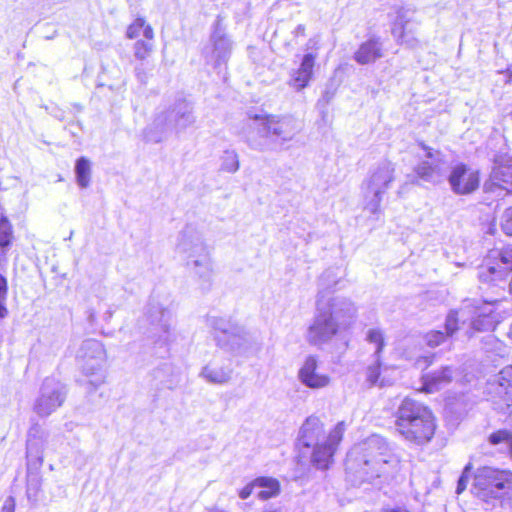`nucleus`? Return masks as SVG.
Listing matches in <instances>:
<instances>
[{
  "label": "nucleus",
  "mask_w": 512,
  "mask_h": 512,
  "mask_svg": "<svg viewBox=\"0 0 512 512\" xmlns=\"http://www.w3.org/2000/svg\"><path fill=\"white\" fill-rule=\"evenodd\" d=\"M405 464L386 440L372 435L348 452L345 467L352 481L375 485L390 484L404 478Z\"/></svg>",
  "instance_id": "1"
},
{
  "label": "nucleus",
  "mask_w": 512,
  "mask_h": 512,
  "mask_svg": "<svg viewBox=\"0 0 512 512\" xmlns=\"http://www.w3.org/2000/svg\"><path fill=\"white\" fill-rule=\"evenodd\" d=\"M356 316L357 307L350 299L321 292L316 300V313L307 329V342L317 346L328 343L341 330L348 329Z\"/></svg>",
  "instance_id": "2"
},
{
  "label": "nucleus",
  "mask_w": 512,
  "mask_h": 512,
  "mask_svg": "<svg viewBox=\"0 0 512 512\" xmlns=\"http://www.w3.org/2000/svg\"><path fill=\"white\" fill-rule=\"evenodd\" d=\"M250 119L253 125L246 134V143L259 152L283 147L302 130L301 122L291 115L254 114Z\"/></svg>",
  "instance_id": "3"
},
{
  "label": "nucleus",
  "mask_w": 512,
  "mask_h": 512,
  "mask_svg": "<svg viewBox=\"0 0 512 512\" xmlns=\"http://www.w3.org/2000/svg\"><path fill=\"white\" fill-rule=\"evenodd\" d=\"M346 426L343 421L325 434L324 425L318 417L310 416L303 423L298 437V447L304 457L312 449L311 463L318 469H328L333 462V455L343 438Z\"/></svg>",
  "instance_id": "4"
},
{
  "label": "nucleus",
  "mask_w": 512,
  "mask_h": 512,
  "mask_svg": "<svg viewBox=\"0 0 512 512\" xmlns=\"http://www.w3.org/2000/svg\"><path fill=\"white\" fill-rule=\"evenodd\" d=\"M176 250L202 288H209L214 274L213 260L203 235L193 226H186L179 235Z\"/></svg>",
  "instance_id": "5"
},
{
  "label": "nucleus",
  "mask_w": 512,
  "mask_h": 512,
  "mask_svg": "<svg viewBox=\"0 0 512 512\" xmlns=\"http://www.w3.org/2000/svg\"><path fill=\"white\" fill-rule=\"evenodd\" d=\"M396 428L405 440L423 445L435 433V418L429 407L414 399L405 398L397 410Z\"/></svg>",
  "instance_id": "6"
},
{
  "label": "nucleus",
  "mask_w": 512,
  "mask_h": 512,
  "mask_svg": "<svg viewBox=\"0 0 512 512\" xmlns=\"http://www.w3.org/2000/svg\"><path fill=\"white\" fill-rule=\"evenodd\" d=\"M472 492L487 503L512 500V472L490 466L479 467L474 474Z\"/></svg>",
  "instance_id": "7"
},
{
  "label": "nucleus",
  "mask_w": 512,
  "mask_h": 512,
  "mask_svg": "<svg viewBox=\"0 0 512 512\" xmlns=\"http://www.w3.org/2000/svg\"><path fill=\"white\" fill-rule=\"evenodd\" d=\"M195 121L192 104L186 100H179L154 119L152 125L145 130V139L148 142L159 143L169 131L175 130L176 133H180L192 126Z\"/></svg>",
  "instance_id": "8"
},
{
  "label": "nucleus",
  "mask_w": 512,
  "mask_h": 512,
  "mask_svg": "<svg viewBox=\"0 0 512 512\" xmlns=\"http://www.w3.org/2000/svg\"><path fill=\"white\" fill-rule=\"evenodd\" d=\"M395 180V165L383 160L369 172L363 182L364 209L377 220L381 215V202Z\"/></svg>",
  "instance_id": "9"
},
{
  "label": "nucleus",
  "mask_w": 512,
  "mask_h": 512,
  "mask_svg": "<svg viewBox=\"0 0 512 512\" xmlns=\"http://www.w3.org/2000/svg\"><path fill=\"white\" fill-rule=\"evenodd\" d=\"M512 272V246L493 248L488 251L478 267L477 277L481 284L489 288L506 286Z\"/></svg>",
  "instance_id": "10"
},
{
  "label": "nucleus",
  "mask_w": 512,
  "mask_h": 512,
  "mask_svg": "<svg viewBox=\"0 0 512 512\" xmlns=\"http://www.w3.org/2000/svg\"><path fill=\"white\" fill-rule=\"evenodd\" d=\"M76 360L83 374L91 377L86 383L90 392L105 382L103 366L106 361V351L100 341L84 340L77 351Z\"/></svg>",
  "instance_id": "11"
},
{
  "label": "nucleus",
  "mask_w": 512,
  "mask_h": 512,
  "mask_svg": "<svg viewBox=\"0 0 512 512\" xmlns=\"http://www.w3.org/2000/svg\"><path fill=\"white\" fill-rule=\"evenodd\" d=\"M209 325L213 329L214 339L220 348L243 353L247 345L250 343L249 334L230 319L222 317H210Z\"/></svg>",
  "instance_id": "12"
},
{
  "label": "nucleus",
  "mask_w": 512,
  "mask_h": 512,
  "mask_svg": "<svg viewBox=\"0 0 512 512\" xmlns=\"http://www.w3.org/2000/svg\"><path fill=\"white\" fill-rule=\"evenodd\" d=\"M426 152L425 158L414 168L416 176L423 182L438 185L445 179L449 166L445 156L431 147L421 144Z\"/></svg>",
  "instance_id": "13"
},
{
  "label": "nucleus",
  "mask_w": 512,
  "mask_h": 512,
  "mask_svg": "<svg viewBox=\"0 0 512 512\" xmlns=\"http://www.w3.org/2000/svg\"><path fill=\"white\" fill-rule=\"evenodd\" d=\"M66 393L65 385L60 381L55 378H45L34 402L33 411L39 417H48L63 405Z\"/></svg>",
  "instance_id": "14"
},
{
  "label": "nucleus",
  "mask_w": 512,
  "mask_h": 512,
  "mask_svg": "<svg viewBox=\"0 0 512 512\" xmlns=\"http://www.w3.org/2000/svg\"><path fill=\"white\" fill-rule=\"evenodd\" d=\"M448 182L455 194L468 195L479 188V172L465 164H457L452 168L448 176Z\"/></svg>",
  "instance_id": "15"
},
{
  "label": "nucleus",
  "mask_w": 512,
  "mask_h": 512,
  "mask_svg": "<svg viewBox=\"0 0 512 512\" xmlns=\"http://www.w3.org/2000/svg\"><path fill=\"white\" fill-rule=\"evenodd\" d=\"M494 163L490 178L484 184L485 191L501 188L512 193V157L498 156Z\"/></svg>",
  "instance_id": "16"
},
{
  "label": "nucleus",
  "mask_w": 512,
  "mask_h": 512,
  "mask_svg": "<svg viewBox=\"0 0 512 512\" xmlns=\"http://www.w3.org/2000/svg\"><path fill=\"white\" fill-rule=\"evenodd\" d=\"M465 314V308L450 311L445 320V331L433 330L428 332L425 335L426 344L431 348H435L446 342L447 339L452 337L460 329V323L462 325L465 324Z\"/></svg>",
  "instance_id": "17"
},
{
  "label": "nucleus",
  "mask_w": 512,
  "mask_h": 512,
  "mask_svg": "<svg viewBox=\"0 0 512 512\" xmlns=\"http://www.w3.org/2000/svg\"><path fill=\"white\" fill-rule=\"evenodd\" d=\"M148 313L154 326L151 337L156 343H168L172 338L170 311L158 303H152Z\"/></svg>",
  "instance_id": "18"
},
{
  "label": "nucleus",
  "mask_w": 512,
  "mask_h": 512,
  "mask_svg": "<svg viewBox=\"0 0 512 512\" xmlns=\"http://www.w3.org/2000/svg\"><path fill=\"white\" fill-rule=\"evenodd\" d=\"M300 381L311 389H321L330 383V377L318 372V360L315 356H308L299 370Z\"/></svg>",
  "instance_id": "19"
},
{
  "label": "nucleus",
  "mask_w": 512,
  "mask_h": 512,
  "mask_svg": "<svg viewBox=\"0 0 512 512\" xmlns=\"http://www.w3.org/2000/svg\"><path fill=\"white\" fill-rule=\"evenodd\" d=\"M316 55L307 53L303 56L298 69L291 73L289 85L296 91H301L307 87L313 77V68L315 65Z\"/></svg>",
  "instance_id": "20"
},
{
  "label": "nucleus",
  "mask_w": 512,
  "mask_h": 512,
  "mask_svg": "<svg viewBox=\"0 0 512 512\" xmlns=\"http://www.w3.org/2000/svg\"><path fill=\"white\" fill-rule=\"evenodd\" d=\"M454 371L451 366L427 372L422 376V390L426 393H434L451 383Z\"/></svg>",
  "instance_id": "21"
},
{
  "label": "nucleus",
  "mask_w": 512,
  "mask_h": 512,
  "mask_svg": "<svg viewBox=\"0 0 512 512\" xmlns=\"http://www.w3.org/2000/svg\"><path fill=\"white\" fill-rule=\"evenodd\" d=\"M383 57V43L378 37H371L355 51L353 59L361 65L374 63Z\"/></svg>",
  "instance_id": "22"
},
{
  "label": "nucleus",
  "mask_w": 512,
  "mask_h": 512,
  "mask_svg": "<svg viewBox=\"0 0 512 512\" xmlns=\"http://www.w3.org/2000/svg\"><path fill=\"white\" fill-rule=\"evenodd\" d=\"M411 14L410 10L405 8H399L397 10V16L392 27V34L400 43L406 44L410 48H414L418 45V40L415 37H409L408 35L410 32L408 25L411 21Z\"/></svg>",
  "instance_id": "23"
},
{
  "label": "nucleus",
  "mask_w": 512,
  "mask_h": 512,
  "mask_svg": "<svg viewBox=\"0 0 512 512\" xmlns=\"http://www.w3.org/2000/svg\"><path fill=\"white\" fill-rule=\"evenodd\" d=\"M233 370L230 364H220L213 360L206 364L201 372L200 377L211 384L223 385L230 381Z\"/></svg>",
  "instance_id": "24"
},
{
  "label": "nucleus",
  "mask_w": 512,
  "mask_h": 512,
  "mask_svg": "<svg viewBox=\"0 0 512 512\" xmlns=\"http://www.w3.org/2000/svg\"><path fill=\"white\" fill-rule=\"evenodd\" d=\"M213 50L211 55V61L215 68L220 67L222 64H226L231 54L232 44L231 41L224 35L216 32L212 36Z\"/></svg>",
  "instance_id": "25"
},
{
  "label": "nucleus",
  "mask_w": 512,
  "mask_h": 512,
  "mask_svg": "<svg viewBox=\"0 0 512 512\" xmlns=\"http://www.w3.org/2000/svg\"><path fill=\"white\" fill-rule=\"evenodd\" d=\"M44 432L37 424L33 425L28 431L26 454L28 458H35L39 464L43 462V444Z\"/></svg>",
  "instance_id": "26"
},
{
  "label": "nucleus",
  "mask_w": 512,
  "mask_h": 512,
  "mask_svg": "<svg viewBox=\"0 0 512 512\" xmlns=\"http://www.w3.org/2000/svg\"><path fill=\"white\" fill-rule=\"evenodd\" d=\"M462 308L466 309V314H465L466 321L468 320V316L471 313L475 314L470 320V326L473 331L483 332V331H490L494 328L495 319L491 315V311L479 312L475 308H470V306L468 304L464 305Z\"/></svg>",
  "instance_id": "27"
},
{
  "label": "nucleus",
  "mask_w": 512,
  "mask_h": 512,
  "mask_svg": "<svg viewBox=\"0 0 512 512\" xmlns=\"http://www.w3.org/2000/svg\"><path fill=\"white\" fill-rule=\"evenodd\" d=\"M498 394L502 395L507 410L512 415V367H506L500 372Z\"/></svg>",
  "instance_id": "28"
},
{
  "label": "nucleus",
  "mask_w": 512,
  "mask_h": 512,
  "mask_svg": "<svg viewBox=\"0 0 512 512\" xmlns=\"http://www.w3.org/2000/svg\"><path fill=\"white\" fill-rule=\"evenodd\" d=\"M254 484L257 485V488L262 489L257 495L260 500L274 498L281 491L279 481L272 477H258L254 479Z\"/></svg>",
  "instance_id": "29"
},
{
  "label": "nucleus",
  "mask_w": 512,
  "mask_h": 512,
  "mask_svg": "<svg viewBox=\"0 0 512 512\" xmlns=\"http://www.w3.org/2000/svg\"><path fill=\"white\" fill-rule=\"evenodd\" d=\"M365 340L369 343L374 345L375 350L373 353V358L382 359V352L384 350V347L386 345L385 343V335L382 329L380 328H370L366 332Z\"/></svg>",
  "instance_id": "30"
},
{
  "label": "nucleus",
  "mask_w": 512,
  "mask_h": 512,
  "mask_svg": "<svg viewBox=\"0 0 512 512\" xmlns=\"http://www.w3.org/2000/svg\"><path fill=\"white\" fill-rule=\"evenodd\" d=\"M491 445L500 446V452H508L512 457V433L507 430H498L492 433L489 438Z\"/></svg>",
  "instance_id": "31"
},
{
  "label": "nucleus",
  "mask_w": 512,
  "mask_h": 512,
  "mask_svg": "<svg viewBox=\"0 0 512 512\" xmlns=\"http://www.w3.org/2000/svg\"><path fill=\"white\" fill-rule=\"evenodd\" d=\"M143 35L147 40H153L154 33L150 25H147L145 20L137 18L132 24L129 25L126 35L130 39H134Z\"/></svg>",
  "instance_id": "32"
},
{
  "label": "nucleus",
  "mask_w": 512,
  "mask_h": 512,
  "mask_svg": "<svg viewBox=\"0 0 512 512\" xmlns=\"http://www.w3.org/2000/svg\"><path fill=\"white\" fill-rule=\"evenodd\" d=\"M77 183L81 188H87L90 184L91 165L85 157H80L75 165Z\"/></svg>",
  "instance_id": "33"
},
{
  "label": "nucleus",
  "mask_w": 512,
  "mask_h": 512,
  "mask_svg": "<svg viewBox=\"0 0 512 512\" xmlns=\"http://www.w3.org/2000/svg\"><path fill=\"white\" fill-rule=\"evenodd\" d=\"M239 157L234 150H225L221 156L220 170L228 173H235L239 170Z\"/></svg>",
  "instance_id": "34"
},
{
  "label": "nucleus",
  "mask_w": 512,
  "mask_h": 512,
  "mask_svg": "<svg viewBox=\"0 0 512 512\" xmlns=\"http://www.w3.org/2000/svg\"><path fill=\"white\" fill-rule=\"evenodd\" d=\"M338 273L334 269L326 270L320 277V290L318 292V296L321 292L326 291L330 295L337 296L332 288L336 286L338 283L337 280Z\"/></svg>",
  "instance_id": "35"
},
{
  "label": "nucleus",
  "mask_w": 512,
  "mask_h": 512,
  "mask_svg": "<svg viewBox=\"0 0 512 512\" xmlns=\"http://www.w3.org/2000/svg\"><path fill=\"white\" fill-rule=\"evenodd\" d=\"M12 237V225L7 217L2 214L0 217V247H8L11 244Z\"/></svg>",
  "instance_id": "36"
},
{
  "label": "nucleus",
  "mask_w": 512,
  "mask_h": 512,
  "mask_svg": "<svg viewBox=\"0 0 512 512\" xmlns=\"http://www.w3.org/2000/svg\"><path fill=\"white\" fill-rule=\"evenodd\" d=\"M152 40H138L134 44V56L136 59L143 61L148 58L153 50Z\"/></svg>",
  "instance_id": "37"
},
{
  "label": "nucleus",
  "mask_w": 512,
  "mask_h": 512,
  "mask_svg": "<svg viewBox=\"0 0 512 512\" xmlns=\"http://www.w3.org/2000/svg\"><path fill=\"white\" fill-rule=\"evenodd\" d=\"M382 364V359H374L373 363L370 364L366 369V381L370 386H374L378 384L379 376H380V367Z\"/></svg>",
  "instance_id": "38"
},
{
  "label": "nucleus",
  "mask_w": 512,
  "mask_h": 512,
  "mask_svg": "<svg viewBox=\"0 0 512 512\" xmlns=\"http://www.w3.org/2000/svg\"><path fill=\"white\" fill-rule=\"evenodd\" d=\"M471 469H472V464L468 463L465 466V468H464V470H463V472H462V474H461V476H460V478L458 480L457 488H456V493L457 494H461L466 489L467 484L469 482L470 470Z\"/></svg>",
  "instance_id": "39"
},
{
  "label": "nucleus",
  "mask_w": 512,
  "mask_h": 512,
  "mask_svg": "<svg viewBox=\"0 0 512 512\" xmlns=\"http://www.w3.org/2000/svg\"><path fill=\"white\" fill-rule=\"evenodd\" d=\"M502 229L506 234L512 235V207L507 208L504 212Z\"/></svg>",
  "instance_id": "40"
},
{
  "label": "nucleus",
  "mask_w": 512,
  "mask_h": 512,
  "mask_svg": "<svg viewBox=\"0 0 512 512\" xmlns=\"http://www.w3.org/2000/svg\"><path fill=\"white\" fill-rule=\"evenodd\" d=\"M15 511V499L12 496L7 497L1 507L0 512H14Z\"/></svg>",
  "instance_id": "41"
},
{
  "label": "nucleus",
  "mask_w": 512,
  "mask_h": 512,
  "mask_svg": "<svg viewBox=\"0 0 512 512\" xmlns=\"http://www.w3.org/2000/svg\"><path fill=\"white\" fill-rule=\"evenodd\" d=\"M254 488H257V485L254 484V480L247 484L244 488H242L239 492V497L241 499H247L253 492Z\"/></svg>",
  "instance_id": "42"
},
{
  "label": "nucleus",
  "mask_w": 512,
  "mask_h": 512,
  "mask_svg": "<svg viewBox=\"0 0 512 512\" xmlns=\"http://www.w3.org/2000/svg\"><path fill=\"white\" fill-rule=\"evenodd\" d=\"M7 297V280L0 274V301H5Z\"/></svg>",
  "instance_id": "43"
},
{
  "label": "nucleus",
  "mask_w": 512,
  "mask_h": 512,
  "mask_svg": "<svg viewBox=\"0 0 512 512\" xmlns=\"http://www.w3.org/2000/svg\"><path fill=\"white\" fill-rule=\"evenodd\" d=\"M135 74H136V77L137 79L141 82V83H146L147 82V79H148V75L147 73L145 72V69L142 65L140 66H137L135 68Z\"/></svg>",
  "instance_id": "44"
},
{
  "label": "nucleus",
  "mask_w": 512,
  "mask_h": 512,
  "mask_svg": "<svg viewBox=\"0 0 512 512\" xmlns=\"http://www.w3.org/2000/svg\"><path fill=\"white\" fill-rule=\"evenodd\" d=\"M333 96H334L333 92L325 91L322 95L321 101H323L325 104H328L332 100Z\"/></svg>",
  "instance_id": "45"
},
{
  "label": "nucleus",
  "mask_w": 512,
  "mask_h": 512,
  "mask_svg": "<svg viewBox=\"0 0 512 512\" xmlns=\"http://www.w3.org/2000/svg\"><path fill=\"white\" fill-rule=\"evenodd\" d=\"M4 302L5 301H0V318L5 317V315L7 314V309L4 306Z\"/></svg>",
  "instance_id": "46"
},
{
  "label": "nucleus",
  "mask_w": 512,
  "mask_h": 512,
  "mask_svg": "<svg viewBox=\"0 0 512 512\" xmlns=\"http://www.w3.org/2000/svg\"><path fill=\"white\" fill-rule=\"evenodd\" d=\"M384 512H410L407 509L404 508H393V509H386Z\"/></svg>",
  "instance_id": "47"
},
{
  "label": "nucleus",
  "mask_w": 512,
  "mask_h": 512,
  "mask_svg": "<svg viewBox=\"0 0 512 512\" xmlns=\"http://www.w3.org/2000/svg\"><path fill=\"white\" fill-rule=\"evenodd\" d=\"M509 292L512 295V279L508 283Z\"/></svg>",
  "instance_id": "48"
},
{
  "label": "nucleus",
  "mask_w": 512,
  "mask_h": 512,
  "mask_svg": "<svg viewBox=\"0 0 512 512\" xmlns=\"http://www.w3.org/2000/svg\"><path fill=\"white\" fill-rule=\"evenodd\" d=\"M508 336H509V338H510V339H511V341H512V322H511V325H510V329H509Z\"/></svg>",
  "instance_id": "49"
},
{
  "label": "nucleus",
  "mask_w": 512,
  "mask_h": 512,
  "mask_svg": "<svg viewBox=\"0 0 512 512\" xmlns=\"http://www.w3.org/2000/svg\"><path fill=\"white\" fill-rule=\"evenodd\" d=\"M510 117H511V119H512V111H511V113H510Z\"/></svg>",
  "instance_id": "50"
}]
</instances>
